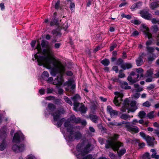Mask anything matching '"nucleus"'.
I'll return each mask as SVG.
<instances>
[{
	"label": "nucleus",
	"mask_w": 159,
	"mask_h": 159,
	"mask_svg": "<svg viewBox=\"0 0 159 159\" xmlns=\"http://www.w3.org/2000/svg\"><path fill=\"white\" fill-rule=\"evenodd\" d=\"M35 44H37L36 48L38 52L34 54L33 60H36L39 66L43 65L48 69H51L50 72L52 76H55L59 73V75L53 80V84L56 85V87L61 86L63 82L62 74L66 72L69 75V72H66L65 67L52 58V47L48 41L42 40L41 43L39 40H32L31 43V47H34Z\"/></svg>",
	"instance_id": "nucleus-1"
},
{
	"label": "nucleus",
	"mask_w": 159,
	"mask_h": 159,
	"mask_svg": "<svg viewBox=\"0 0 159 159\" xmlns=\"http://www.w3.org/2000/svg\"><path fill=\"white\" fill-rule=\"evenodd\" d=\"M56 109L55 105L52 103H49L48 105V108L45 110L44 115L47 116L51 114L53 117L54 120L53 123L57 125L58 127H60L62 123L63 124L64 128H61V130L63 134L64 137L66 140L67 143L69 145L70 142V119L69 118H64L58 120L61 114H63L65 111L62 109L60 110L52 113Z\"/></svg>",
	"instance_id": "nucleus-2"
},
{
	"label": "nucleus",
	"mask_w": 159,
	"mask_h": 159,
	"mask_svg": "<svg viewBox=\"0 0 159 159\" xmlns=\"http://www.w3.org/2000/svg\"><path fill=\"white\" fill-rule=\"evenodd\" d=\"M118 135L115 134L113 136L110 138V140H106L107 143L105 145L106 148H111L114 151H118L119 148L123 146L122 143L119 141L114 142L118 138Z\"/></svg>",
	"instance_id": "nucleus-3"
},
{
	"label": "nucleus",
	"mask_w": 159,
	"mask_h": 159,
	"mask_svg": "<svg viewBox=\"0 0 159 159\" xmlns=\"http://www.w3.org/2000/svg\"><path fill=\"white\" fill-rule=\"evenodd\" d=\"M8 132L6 126L0 129V139H2V141L0 145V150L3 151L6 148L7 144L5 139L6 138Z\"/></svg>",
	"instance_id": "nucleus-4"
},
{
	"label": "nucleus",
	"mask_w": 159,
	"mask_h": 159,
	"mask_svg": "<svg viewBox=\"0 0 159 159\" xmlns=\"http://www.w3.org/2000/svg\"><path fill=\"white\" fill-rule=\"evenodd\" d=\"M83 144H79L77 146L78 150L80 151V155L84 157L91 151L92 149L91 145L90 143H88L85 145L82 149L81 148Z\"/></svg>",
	"instance_id": "nucleus-5"
},
{
	"label": "nucleus",
	"mask_w": 159,
	"mask_h": 159,
	"mask_svg": "<svg viewBox=\"0 0 159 159\" xmlns=\"http://www.w3.org/2000/svg\"><path fill=\"white\" fill-rule=\"evenodd\" d=\"M125 127L127 131L132 134L137 133L139 131V129L137 126L131 124L129 122L125 123Z\"/></svg>",
	"instance_id": "nucleus-6"
},
{
	"label": "nucleus",
	"mask_w": 159,
	"mask_h": 159,
	"mask_svg": "<svg viewBox=\"0 0 159 159\" xmlns=\"http://www.w3.org/2000/svg\"><path fill=\"white\" fill-rule=\"evenodd\" d=\"M24 136L20 131H18L16 133L14 136L12 142L14 143H17L23 140Z\"/></svg>",
	"instance_id": "nucleus-7"
},
{
	"label": "nucleus",
	"mask_w": 159,
	"mask_h": 159,
	"mask_svg": "<svg viewBox=\"0 0 159 159\" xmlns=\"http://www.w3.org/2000/svg\"><path fill=\"white\" fill-rule=\"evenodd\" d=\"M114 94L116 96L115 97L113 102L116 106H119L122 100L123 94L118 92H115Z\"/></svg>",
	"instance_id": "nucleus-8"
},
{
	"label": "nucleus",
	"mask_w": 159,
	"mask_h": 159,
	"mask_svg": "<svg viewBox=\"0 0 159 159\" xmlns=\"http://www.w3.org/2000/svg\"><path fill=\"white\" fill-rule=\"evenodd\" d=\"M70 71V94L74 93L75 92V75Z\"/></svg>",
	"instance_id": "nucleus-9"
},
{
	"label": "nucleus",
	"mask_w": 159,
	"mask_h": 159,
	"mask_svg": "<svg viewBox=\"0 0 159 159\" xmlns=\"http://www.w3.org/2000/svg\"><path fill=\"white\" fill-rule=\"evenodd\" d=\"M71 99L74 101L73 109L75 111H78V107L79 106L80 103L79 102H77L80 100L81 98L78 94H77L73 97H71Z\"/></svg>",
	"instance_id": "nucleus-10"
},
{
	"label": "nucleus",
	"mask_w": 159,
	"mask_h": 159,
	"mask_svg": "<svg viewBox=\"0 0 159 159\" xmlns=\"http://www.w3.org/2000/svg\"><path fill=\"white\" fill-rule=\"evenodd\" d=\"M140 27L142 30H143V32L144 34L146 37H147L148 39H153L152 34L149 32V29L145 25V24H142ZM153 36H154V35Z\"/></svg>",
	"instance_id": "nucleus-11"
},
{
	"label": "nucleus",
	"mask_w": 159,
	"mask_h": 159,
	"mask_svg": "<svg viewBox=\"0 0 159 159\" xmlns=\"http://www.w3.org/2000/svg\"><path fill=\"white\" fill-rule=\"evenodd\" d=\"M82 135L79 131L72 132L70 131V141L75 139H81Z\"/></svg>",
	"instance_id": "nucleus-12"
},
{
	"label": "nucleus",
	"mask_w": 159,
	"mask_h": 159,
	"mask_svg": "<svg viewBox=\"0 0 159 159\" xmlns=\"http://www.w3.org/2000/svg\"><path fill=\"white\" fill-rule=\"evenodd\" d=\"M140 14L141 16L143 18L148 20H151L152 15L149 13L148 11L145 10L141 11Z\"/></svg>",
	"instance_id": "nucleus-13"
},
{
	"label": "nucleus",
	"mask_w": 159,
	"mask_h": 159,
	"mask_svg": "<svg viewBox=\"0 0 159 159\" xmlns=\"http://www.w3.org/2000/svg\"><path fill=\"white\" fill-rule=\"evenodd\" d=\"M136 104L137 102L135 101H132L131 102L129 101V109L127 111L128 113L130 111L134 112L138 108Z\"/></svg>",
	"instance_id": "nucleus-14"
},
{
	"label": "nucleus",
	"mask_w": 159,
	"mask_h": 159,
	"mask_svg": "<svg viewBox=\"0 0 159 159\" xmlns=\"http://www.w3.org/2000/svg\"><path fill=\"white\" fill-rule=\"evenodd\" d=\"M12 150L16 152L23 151L25 149V146L23 144H21L19 146L16 144L14 145L12 147Z\"/></svg>",
	"instance_id": "nucleus-15"
},
{
	"label": "nucleus",
	"mask_w": 159,
	"mask_h": 159,
	"mask_svg": "<svg viewBox=\"0 0 159 159\" xmlns=\"http://www.w3.org/2000/svg\"><path fill=\"white\" fill-rule=\"evenodd\" d=\"M107 110L110 114L111 117L118 116V112L116 110H114L110 106H107Z\"/></svg>",
	"instance_id": "nucleus-16"
},
{
	"label": "nucleus",
	"mask_w": 159,
	"mask_h": 159,
	"mask_svg": "<svg viewBox=\"0 0 159 159\" xmlns=\"http://www.w3.org/2000/svg\"><path fill=\"white\" fill-rule=\"evenodd\" d=\"M129 100L128 99H126L124 101L123 106L120 108V110L123 112L126 111V109L129 110Z\"/></svg>",
	"instance_id": "nucleus-17"
},
{
	"label": "nucleus",
	"mask_w": 159,
	"mask_h": 159,
	"mask_svg": "<svg viewBox=\"0 0 159 159\" xmlns=\"http://www.w3.org/2000/svg\"><path fill=\"white\" fill-rule=\"evenodd\" d=\"M148 144L150 146L153 147L154 145V141L155 139L153 137H152L149 135L147 136V137L145 139Z\"/></svg>",
	"instance_id": "nucleus-18"
},
{
	"label": "nucleus",
	"mask_w": 159,
	"mask_h": 159,
	"mask_svg": "<svg viewBox=\"0 0 159 159\" xmlns=\"http://www.w3.org/2000/svg\"><path fill=\"white\" fill-rule=\"evenodd\" d=\"M81 121V118L80 117L76 118L74 115H72L70 116V122L75 123L76 124L80 123Z\"/></svg>",
	"instance_id": "nucleus-19"
},
{
	"label": "nucleus",
	"mask_w": 159,
	"mask_h": 159,
	"mask_svg": "<svg viewBox=\"0 0 159 159\" xmlns=\"http://www.w3.org/2000/svg\"><path fill=\"white\" fill-rule=\"evenodd\" d=\"M144 55V53L142 52L141 55H139L137 59L136 60V61L137 66H140L143 64V56Z\"/></svg>",
	"instance_id": "nucleus-20"
},
{
	"label": "nucleus",
	"mask_w": 159,
	"mask_h": 159,
	"mask_svg": "<svg viewBox=\"0 0 159 159\" xmlns=\"http://www.w3.org/2000/svg\"><path fill=\"white\" fill-rule=\"evenodd\" d=\"M89 118L93 122L96 123L98 122L99 117L93 114H90L89 115V117H87V118Z\"/></svg>",
	"instance_id": "nucleus-21"
},
{
	"label": "nucleus",
	"mask_w": 159,
	"mask_h": 159,
	"mask_svg": "<svg viewBox=\"0 0 159 159\" xmlns=\"http://www.w3.org/2000/svg\"><path fill=\"white\" fill-rule=\"evenodd\" d=\"M80 104L81 106L79 109H78V111H80L81 114H85L87 111V108L85 107L84 105L82 104Z\"/></svg>",
	"instance_id": "nucleus-22"
},
{
	"label": "nucleus",
	"mask_w": 159,
	"mask_h": 159,
	"mask_svg": "<svg viewBox=\"0 0 159 159\" xmlns=\"http://www.w3.org/2000/svg\"><path fill=\"white\" fill-rule=\"evenodd\" d=\"M59 24L58 19H56L55 17L53 18H52L50 22V25L51 26H52L55 25H58Z\"/></svg>",
	"instance_id": "nucleus-23"
},
{
	"label": "nucleus",
	"mask_w": 159,
	"mask_h": 159,
	"mask_svg": "<svg viewBox=\"0 0 159 159\" xmlns=\"http://www.w3.org/2000/svg\"><path fill=\"white\" fill-rule=\"evenodd\" d=\"M52 34H53L54 37H60L61 36V34L60 32L58 31L57 30H53L52 32Z\"/></svg>",
	"instance_id": "nucleus-24"
},
{
	"label": "nucleus",
	"mask_w": 159,
	"mask_h": 159,
	"mask_svg": "<svg viewBox=\"0 0 159 159\" xmlns=\"http://www.w3.org/2000/svg\"><path fill=\"white\" fill-rule=\"evenodd\" d=\"M132 67V66L130 63H125L121 65V67L124 70H125L126 69H129Z\"/></svg>",
	"instance_id": "nucleus-25"
},
{
	"label": "nucleus",
	"mask_w": 159,
	"mask_h": 159,
	"mask_svg": "<svg viewBox=\"0 0 159 159\" xmlns=\"http://www.w3.org/2000/svg\"><path fill=\"white\" fill-rule=\"evenodd\" d=\"M121 87L125 89H130L131 88L130 86L128 85V84L127 82H123L121 85Z\"/></svg>",
	"instance_id": "nucleus-26"
},
{
	"label": "nucleus",
	"mask_w": 159,
	"mask_h": 159,
	"mask_svg": "<svg viewBox=\"0 0 159 159\" xmlns=\"http://www.w3.org/2000/svg\"><path fill=\"white\" fill-rule=\"evenodd\" d=\"M130 116L125 114H123L120 116V118L125 120H128L130 118Z\"/></svg>",
	"instance_id": "nucleus-27"
},
{
	"label": "nucleus",
	"mask_w": 159,
	"mask_h": 159,
	"mask_svg": "<svg viewBox=\"0 0 159 159\" xmlns=\"http://www.w3.org/2000/svg\"><path fill=\"white\" fill-rule=\"evenodd\" d=\"M157 57V56L154 54H152V55L149 56L148 57V59L149 61H153Z\"/></svg>",
	"instance_id": "nucleus-28"
},
{
	"label": "nucleus",
	"mask_w": 159,
	"mask_h": 159,
	"mask_svg": "<svg viewBox=\"0 0 159 159\" xmlns=\"http://www.w3.org/2000/svg\"><path fill=\"white\" fill-rule=\"evenodd\" d=\"M101 63L105 66H107L110 64V61L109 60L105 58L104 60H102Z\"/></svg>",
	"instance_id": "nucleus-29"
},
{
	"label": "nucleus",
	"mask_w": 159,
	"mask_h": 159,
	"mask_svg": "<svg viewBox=\"0 0 159 159\" xmlns=\"http://www.w3.org/2000/svg\"><path fill=\"white\" fill-rule=\"evenodd\" d=\"M153 74V71L152 70L150 69L147 71L145 76L146 77H152V75Z\"/></svg>",
	"instance_id": "nucleus-30"
},
{
	"label": "nucleus",
	"mask_w": 159,
	"mask_h": 159,
	"mask_svg": "<svg viewBox=\"0 0 159 159\" xmlns=\"http://www.w3.org/2000/svg\"><path fill=\"white\" fill-rule=\"evenodd\" d=\"M146 115V113L143 111H140L138 114V116L141 119L145 118Z\"/></svg>",
	"instance_id": "nucleus-31"
},
{
	"label": "nucleus",
	"mask_w": 159,
	"mask_h": 159,
	"mask_svg": "<svg viewBox=\"0 0 159 159\" xmlns=\"http://www.w3.org/2000/svg\"><path fill=\"white\" fill-rule=\"evenodd\" d=\"M146 49L148 53L152 54L155 50L154 48L152 47H150L149 46H146Z\"/></svg>",
	"instance_id": "nucleus-32"
},
{
	"label": "nucleus",
	"mask_w": 159,
	"mask_h": 159,
	"mask_svg": "<svg viewBox=\"0 0 159 159\" xmlns=\"http://www.w3.org/2000/svg\"><path fill=\"white\" fill-rule=\"evenodd\" d=\"M159 6V5L157 2H153L151 4V7L152 9H154Z\"/></svg>",
	"instance_id": "nucleus-33"
},
{
	"label": "nucleus",
	"mask_w": 159,
	"mask_h": 159,
	"mask_svg": "<svg viewBox=\"0 0 159 159\" xmlns=\"http://www.w3.org/2000/svg\"><path fill=\"white\" fill-rule=\"evenodd\" d=\"M71 0H70V9L72 12H74L75 9V6L74 3L72 2Z\"/></svg>",
	"instance_id": "nucleus-34"
},
{
	"label": "nucleus",
	"mask_w": 159,
	"mask_h": 159,
	"mask_svg": "<svg viewBox=\"0 0 159 159\" xmlns=\"http://www.w3.org/2000/svg\"><path fill=\"white\" fill-rule=\"evenodd\" d=\"M127 79L128 81L130 82L131 83L133 84L139 81L138 80L133 79L132 77L130 76H129L127 77Z\"/></svg>",
	"instance_id": "nucleus-35"
},
{
	"label": "nucleus",
	"mask_w": 159,
	"mask_h": 159,
	"mask_svg": "<svg viewBox=\"0 0 159 159\" xmlns=\"http://www.w3.org/2000/svg\"><path fill=\"white\" fill-rule=\"evenodd\" d=\"M64 85L65 87V89L66 91H68L69 90L70 88V80H68V81L66 82H65Z\"/></svg>",
	"instance_id": "nucleus-36"
},
{
	"label": "nucleus",
	"mask_w": 159,
	"mask_h": 159,
	"mask_svg": "<svg viewBox=\"0 0 159 159\" xmlns=\"http://www.w3.org/2000/svg\"><path fill=\"white\" fill-rule=\"evenodd\" d=\"M152 31L153 33H155L156 35V34L157 33V32L158 30V28L157 26V25H154V26H152Z\"/></svg>",
	"instance_id": "nucleus-37"
},
{
	"label": "nucleus",
	"mask_w": 159,
	"mask_h": 159,
	"mask_svg": "<svg viewBox=\"0 0 159 159\" xmlns=\"http://www.w3.org/2000/svg\"><path fill=\"white\" fill-rule=\"evenodd\" d=\"M41 76L43 79L48 78L49 76V73L47 71H44L43 73Z\"/></svg>",
	"instance_id": "nucleus-38"
},
{
	"label": "nucleus",
	"mask_w": 159,
	"mask_h": 159,
	"mask_svg": "<svg viewBox=\"0 0 159 159\" xmlns=\"http://www.w3.org/2000/svg\"><path fill=\"white\" fill-rule=\"evenodd\" d=\"M142 159H151L150 158V154L148 152L145 153L142 157Z\"/></svg>",
	"instance_id": "nucleus-39"
},
{
	"label": "nucleus",
	"mask_w": 159,
	"mask_h": 159,
	"mask_svg": "<svg viewBox=\"0 0 159 159\" xmlns=\"http://www.w3.org/2000/svg\"><path fill=\"white\" fill-rule=\"evenodd\" d=\"M140 4V2H139L133 4L131 7V9L133 11L136 8H138L139 7V4Z\"/></svg>",
	"instance_id": "nucleus-40"
},
{
	"label": "nucleus",
	"mask_w": 159,
	"mask_h": 159,
	"mask_svg": "<svg viewBox=\"0 0 159 159\" xmlns=\"http://www.w3.org/2000/svg\"><path fill=\"white\" fill-rule=\"evenodd\" d=\"M117 151L118 152V155L119 156H121L125 153L126 152V150L125 149L123 148L120 150L119 151H118V150Z\"/></svg>",
	"instance_id": "nucleus-41"
},
{
	"label": "nucleus",
	"mask_w": 159,
	"mask_h": 159,
	"mask_svg": "<svg viewBox=\"0 0 159 159\" xmlns=\"http://www.w3.org/2000/svg\"><path fill=\"white\" fill-rule=\"evenodd\" d=\"M154 111H152L148 113L147 115V116L150 119L154 117Z\"/></svg>",
	"instance_id": "nucleus-42"
},
{
	"label": "nucleus",
	"mask_w": 159,
	"mask_h": 159,
	"mask_svg": "<svg viewBox=\"0 0 159 159\" xmlns=\"http://www.w3.org/2000/svg\"><path fill=\"white\" fill-rule=\"evenodd\" d=\"M131 23H134L136 25H138L140 24L141 21H139L137 19H135L134 20H132L131 21Z\"/></svg>",
	"instance_id": "nucleus-43"
},
{
	"label": "nucleus",
	"mask_w": 159,
	"mask_h": 159,
	"mask_svg": "<svg viewBox=\"0 0 159 159\" xmlns=\"http://www.w3.org/2000/svg\"><path fill=\"white\" fill-rule=\"evenodd\" d=\"M26 159H37V158L34 155L30 154L27 156Z\"/></svg>",
	"instance_id": "nucleus-44"
},
{
	"label": "nucleus",
	"mask_w": 159,
	"mask_h": 159,
	"mask_svg": "<svg viewBox=\"0 0 159 159\" xmlns=\"http://www.w3.org/2000/svg\"><path fill=\"white\" fill-rule=\"evenodd\" d=\"M60 2L59 0H58L57 2L55 3V8L56 10H58L59 8L60 7Z\"/></svg>",
	"instance_id": "nucleus-45"
},
{
	"label": "nucleus",
	"mask_w": 159,
	"mask_h": 159,
	"mask_svg": "<svg viewBox=\"0 0 159 159\" xmlns=\"http://www.w3.org/2000/svg\"><path fill=\"white\" fill-rule=\"evenodd\" d=\"M143 105L144 107H149L151 106V104L149 101H147L143 103Z\"/></svg>",
	"instance_id": "nucleus-46"
},
{
	"label": "nucleus",
	"mask_w": 159,
	"mask_h": 159,
	"mask_svg": "<svg viewBox=\"0 0 159 159\" xmlns=\"http://www.w3.org/2000/svg\"><path fill=\"white\" fill-rule=\"evenodd\" d=\"M140 93H137L132 95V97L135 99H137L140 97Z\"/></svg>",
	"instance_id": "nucleus-47"
},
{
	"label": "nucleus",
	"mask_w": 159,
	"mask_h": 159,
	"mask_svg": "<svg viewBox=\"0 0 159 159\" xmlns=\"http://www.w3.org/2000/svg\"><path fill=\"white\" fill-rule=\"evenodd\" d=\"M117 46V44L116 43H113L111 44V46L110 47V51H112Z\"/></svg>",
	"instance_id": "nucleus-48"
},
{
	"label": "nucleus",
	"mask_w": 159,
	"mask_h": 159,
	"mask_svg": "<svg viewBox=\"0 0 159 159\" xmlns=\"http://www.w3.org/2000/svg\"><path fill=\"white\" fill-rule=\"evenodd\" d=\"M58 89V93L59 94H62L63 93V90L61 88L60 86L57 87Z\"/></svg>",
	"instance_id": "nucleus-49"
},
{
	"label": "nucleus",
	"mask_w": 159,
	"mask_h": 159,
	"mask_svg": "<svg viewBox=\"0 0 159 159\" xmlns=\"http://www.w3.org/2000/svg\"><path fill=\"white\" fill-rule=\"evenodd\" d=\"M83 159H95L93 158L91 154H89L87 156L84 157L83 158Z\"/></svg>",
	"instance_id": "nucleus-50"
},
{
	"label": "nucleus",
	"mask_w": 159,
	"mask_h": 159,
	"mask_svg": "<svg viewBox=\"0 0 159 159\" xmlns=\"http://www.w3.org/2000/svg\"><path fill=\"white\" fill-rule=\"evenodd\" d=\"M157 153H153L151 155V157L152 158H154L156 159H158L159 158V155H156Z\"/></svg>",
	"instance_id": "nucleus-51"
},
{
	"label": "nucleus",
	"mask_w": 159,
	"mask_h": 159,
	"mask_svg": "<svg viewBox=\"0 0 159 159\" xmlns=\"http://www.w3.org/2000/svg\"><path fill=\"white\" fill-rule=\"evenodd\" d=\"M143 70L141 68H139L136 69V72L137 74H140L141 73H143Z\"/></svg>",
	"instance_id": "nucleus-52"
},
{
	"label": "nucleus",
	"mask_w": 159,
	"mask_h": 159,
	"mask_svg": "<svg viewBox=\"0 0 159 159\" xmlns=\"http://www.w3.org/2000/svg\"><path fill=\"white\" fill-rule=\"evenodd\" d=\"M123 61L121 58H119L117 61L116 64L118 65L122 64Z\"/></svg>",
	"instance_id": "nucleus-53"
},
{
	"label": "nucleus",
	"mask_w": 159,
	"mask_h": 159,
	"mask_svg": "<svg viewBox=\"0 0 159 159\" xmlns=\"http://www.w3.org/2000/svg\"><path fill=\"white\" fill-rule=\"evenodd\" d=\"M139 34V32L137 30H135L131 34V36H135L138 35Z\"/></svg>",
	"instance_id": "nucleus-54"
},
{
	"label": "nucleus",
	"mask_w": 159,
	"mask_h": 159,
	"mask_svg": "<svg viewBox=\"0 0 159 159\" xmlns=\"http://www.w3.org/2000/svg\"><path fill=\"white\" fill-rule=\"evenodd\" d=\"M48 83H52L53 81V79L52 77H50L47 80Z\"/></svg>",
	"instance_id": "nucleus-55"
},
{
	"label": "nucleus",
	"mask_w": 159,
	"mask_h": 159,
	"mask_svg": "<svg viewBox=\"0 0 159 159\" xmlns=\"http://www.w3.org/2000/svg\"><path fill=\"white\" fill-rule=\"evenodd\" d=\"M53 91V89L52 88H47V93H51Z\"/></svg>",
	"instance_id": "nucleus-56"
},
{
	"label": "nucleus",
	"mask_w": 159,
	"mask_h": 159,
	"mask_svg": "<svg viewBox=\"0 0 159 159\" xmlns=\"http://www.w3.org/2000/svg\"><path fill=\"white\" fill-rule=\"evenodd\" d=\"M139 134L144 139H146L147 137V136H146L145 134L143 133V132H141L139 133Z\"/></svg>",
	"instance_id": "nucleus-57"
},
{
	"label": "nucleus",
	"mask_w": 159,
	"mask_h": 159,
	"mask_svg": "<svg viewBox=\"0 0 159 159\" xmlns=\"http://www.w3.org/2000/svg\"><path fill=\"white\" fill-rule=\"evenodd\" d=\"M155 87V85L154 84H150L149 86L147 87V89L148 90H150L154 88Z\"/></svg>",
	"instance_id": "nucleus-58"
},
{
	"label": "nucleus",
	"mask_w": 159,
	"mask_h": 159,
	"mask_svg": "<svg viewBox=\"0 0 159 159\" xmlns=\"http://www.w3.org/2000/svg\"><path fill=\"white\" fill-rule=\"evenodd\" d=\"M46 99L47 100H53L54 99L55 97L53 96H49L46 97Z\"/></svg>",
	"instance_id": "nucleus-59"
},
{
	"label": "nucleus",
	"mask_w": 159,
	"mask_h": 159,
	"mask_svg": "<svg viewBox=\"0 0 159 159\" xmlns=\"http://www.w3.org/2000/svg\"><path fill=\"white\" fill-rule=\"evenodd\" d=\"M152 22L153 24H156L157 23H159V20H157L155 18H152Z\"/></svg>",
	"instance_id": "nucleus-60"
},
{
	"label": "nucleus",
	"mask_w": 159,
	"mask_h": 159,
	"mask_svg": "<svg viewBox=\"0 0 159 159\" xmlns=\"http://www.w3.org/2000/svg\"><path fill=\"white\" fill-rule=\"evenodd\" d=\"M0 8L2 11H3L5 9V7L4 3H2L0 4Z\"/></svg>",
	"instance_id": "nucleus-61"
},
{
	"label": "nucleus",
	"mask_w": 159,
	"mask_h": 159,
	"mask_svg": "<svg viewBox=\"0 0 159 159\" xmlns=\"http://www.w3.org/2000/svg\"><path fill=\"white\" fill-rule=\"evenodd\" d=\"M97 106L95 105H93L91 107V109L92 111H94L96 109Z\"/></svg>",
	"instance_id": "nucleus-62"
},
{
	"label": "nucleus",
	"mask_w": 159,
	"mask_h": 159,
	"mask_svg": "<svg viewBox=\"0 0 159 159\" xmlns=\"http://www.w3.org/2000/svg\"><path fill=\"white\" fill-rule=\"evenodd\" d=\"M154 131L153 133L157 135V137L159 138V129H155L154 130Z\"/></svg>",
	"instance_id": "nucleus-63"
},
{
	"label": "nucleus",
	"mask_w": 159,
	"mask_h": 159,
	"mask_svg": "<svg viewBox=\"0 0 159 159\" xmlns=\"http://www.w3.org/2000/svg\"><path fill=\"white\" fill-rule=\"evenodd\" d=\"M61 45V43H57L55 44L54 47L55 48L58 49L59 48Z\"/></svg>",
	"instance_id": "nucleus-64"
}]
</instances>
